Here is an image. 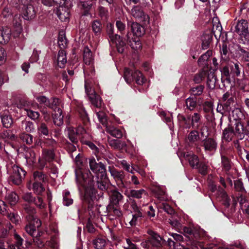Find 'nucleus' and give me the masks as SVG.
<instances>
[{
	"label": "nucleus",
	"mask_w": 249,
	"mask_h": 249,
	"mask_svg": "<svg viewBox=\"0 0 249 249\" xmlns=\"http://www.w3.org/2000/svg\"><path fill=\"white\" fill-rule=\"evenodd\" d=\"M63 146L68 152L70 156L77 165L75 170L76 181L80 198L83 205H85L84 209L88 205V209L90 215V218L96 216L98 213L96 207H94L96 201L102 200L104 193L102 192L97 193L96 190L93 187L94 180L91 178L90 173L89 171H83L81 169L83 164L82 155L76 149L74 144L65 140L63 141Z\"/></svg>",
	"instance_id": "nucleus-1"
},
{
	"label": "nucleus",
	"mask_w": 249,
	"mask_h": 249,
	"mask_svg": "<svg viewBox=\"0 0 249 249\" xmlns=\"http://www.w3.org/2000/svg\"><path fill=\"white\" fill-rule=\"evenodd\" d=\"M171 235L176 242L171 238H168L166 239L165 237L162 239L158 234L153 233L147 240L142 242L141 245L146 249H154L155 248L159 249L163 244H165L168 245L171 249H172V247L174 248L176 245L178 243V241L182 240L183 237L180 234L174 233H172Z\"/></svg>",
	"instance_id": "nucleus-2"
},
{
	"label": "nucleus",
	"mask_w": 249,
	"mask_h": 249,
	"mask_svg": "<svg viewBox=\"0 0 249 249\" xmlns=\"http://www.w3.org/2000/svg\"><path fill=\"white\" fill-rule=\"evenodd\" d=\"M85 88L86 94L92 105L97 108L95 110L96 116L100 123L106 126L107 125V118L105 112L101 109L103 107V101L100 96L94 91L91 87L90 82L88 79H85Z\"/></svg>",
	"instance_id": "nucleus-3"
},
{
	"label": "nucleus",
	"mask_w": 249,
	"mask_h": 249,
	"mask_svg": "<svg viewBox=\"0 0 249 249\" xmlns=\"http://www.w3.org/2000/svg\"><path fill=\"white\" fill-rule=\"evenodd\" d=\"M24 209L26 212V217L28 224L26 226L25 229L28 234L34 237H40L42 232L39 231L38 228L41 226V221L36 216V209L30 204L23 205Z\"/></svg>",
	"instance_id": "nucleus-4"
},
{
	"label": "nucleus",
	"mask_w": 249,
	"mask_h": 249,
	"mask_svg": "<svg viewBox=\"0 0 249 249\" xmlns=\"http://www.w3.org/2000/svg\"><path fill=\"white\" fill-rule=\"evenodd\" d=\"M57 6L56 14L62 21H68L69 18L70 8L72 6L71 0H52V4Z\"/></svg>",
	"instance_id": "nucleus-5"
},
{
	"label": "nucleus",
	"mask_w": 249,
	"mask_h": 249,
	"mask_svg": "<svg viewBox=\"0 0 249 249\" xmlns=\"http://www.w3.org/2000/svg\"><path fill=\"white\" fill-rule=\"evenodd\" d=\"M86 144L92 150L93 153L95 155L98 161L103 158L106 160L108 164L111 163V161L109 160L113 159V155L104 146L100 145L98 147L93 143L89 141H87Z\"/></svg>",
	"instance_id": "nucleus-6"
},
{
	"label": "nucleus",
	"mask_w": 249,
	"mask_h": 249,
	"mask_svg": "<svg viewBox=\"0 0 249 249\" xmlns=\"http://www.w3.org/2000/svg\"><path fill=\"white\" fill-rule=\"evenodd\" d=\"M107 33L110 41L115 44L119 53H123L126 48V43L120 36L114 33L113 26L110 24L107 26Z\"/></svg>",
	"instance_id": "nucleus-7"
},
{
	"label": "nucleus",
	"mask_w": 249,
	"mask_h": 249,
	"mask_svg": "<svg viewBox=\"0 0 249 249\" xmlns=\"http://www.w3.org/2000/svg\"><path fill=\"white\" fill-rule=\"evenodd\" d=\"M209 189L217 201L221 202L226 208L229 206L230 199L223 189L211 183L209 185Z\"/></svg>",
	"instance_id": "nucleus-8"
},
{
	"label": "nucleus",
	"mask_w": 249,
	"mask_h": 249,
	"mask_svg": "<svg viewBox=\"0 0 249 249\" xmlns=\"http://www.w3.org/2000/svg\"><path fill=\"white\" fill-rule=\"evenodd\" d=\"M124 77L128 84L135 81L138 85H142L146 81V79L140 71H132L127 68H125L124 70Z\"/></svg>",
	"instance_id": "nucleus-9"
},
{
	"label": "nucleus",
	"mask_w": 249,
	"mask_h": 249,
	"mask_svg": "<svg viewBox=\"0 0 249 249\" xmlns=\"http://www.w3.org/2000/svg\"><path fill=\"white\" fill-rule=\"evenodd\" d=\"M130 15L135 19L143 22L144 24L149 22V18L148 16L143 11L142 6L139 5L133 6L129 11Z\"/></svg>",
	"instance_id": "nucleus-10"
},
{
	"label": "nucleus",
	"mask_w": 249,
	"mask_h": 249,
	"mask_svg": "<svg viewBox=\"0 0 249 249\" xmlns=\"http://www.w3.org/2000/svg\"><path fill=\"white\" fill-rule=\"evenodd\" d=\"M89 164L91 170L95 174V178L103 177L107 175L105 166L101 161L97 163L94 159H89Z\"/></svg>",
	"instance_id": "nucleus-11"
},
{
	"label": "nucleus",
	"mask_w": 249,
	"mask_h": 249,
	"mask_svg": "<svg viewBox=\"0 0 249 249\" xmlns=\"http://www.w3.org/2000/svg\"><path fill=\"white\" fill-rule=\"evenodd\" d=\"M235 92H233L232 90L228 91L222 96V100L224 102L223 108L229 113L230 115L231 110L235 102Z\"/></svg>",
	"instance_id": "nucleus-12"
},
{
	"label": "nucleus",
	"mask_w": 249,
	"mask_h": 249,
	"mask_svg": "<svg viewBox=\"0 0 249 249\" xmlns=\"http://www.w3.org/2000/svg\"><path fill=\"white\" fill-rule=\"evenodd\" d=\"M25 175L26 171L23 169L16 165L12 166V173L10 177L12 181L15 184H20Z\"/></svg>",
	"instance_id": "nucleus-13"
},
{
	"label": "nucleus",
	"mask_w": 249,
	"mask_h": 249,
	"mask_svg": "<svg viewBox=\"0 0 249 249\" xmlns=\"http://www.w3.org/2000/svg\"><path fill=\"white\" fill-rule=\"evenodd\" d=\"M229 50L231 53L235 54L236 56L241 57L244 61H249V52L243 49L239 44L233 43L230 45Z\"/></svg>",
	"instance_id": "nucleus-14"
},
{
	"label": "nucleus",
	"mask_w": 249,
	"mask_h": 249,
	"mask_svg": "<svg viewBox=\"0 0 249 249\" xmlns=\"http://www.w3.org/2000/svg\"><path fill=\"white\" fill-rule=\"evenodd\" d=\"M200 140L198 131L194 129L188 134L186 139V143L189 147H196L197 150H199V142Z\"/></svg>",
	"instance_id": "nucleus-15"
},
{
	"label": "nucleus",
	"mask_w": 249,
	"mask_h": 249,
	"mask_svg": "<svg viewBox=\"0 0 249 249\" xmlns=\"http://www.w3.org/2000/svg\"><path fill=\"white\" fill-rule=\"evenodd\" d=\"M55 157V153L53 149L43 148L42 149L41 157L38 159L40 166L43 168L45 166L46 162L52 161Z\"/></svg>",
	"instance_id": "nucleus-16"
},
{
	"label": "nucleus",
	"mask_w": 249,
	"mask_h": 249,
	"mask_svg": "<svg viewBox=\"0 0 249 249\" xmlns=\"http://www.w3.org/2000/svg\"><path fill=\"white\" fill-rule=\"evenodd\" d=\"M133 211L132 212V218L129 222V224L131 226H134L136 225L138 222H139L142 218L143 217V214L141 212V209L138 206L136 202L134 201L131 205Z\"/></svg>",
	"instance_id": "nucleus-17"
},
{
	"label": "nucleus",
	"mask_w": 249,
	"mask_h": 249,
	"mask_svg": "<svg viewBox=\"0 0 249 249\" xmlns=\"http://www.w3.org/2000/svg\"><path fill=\"white\" fill-rule=\"evenodd\" d=\"M231 29L234 32L236 33L238 35H243L249 32L248 22L246 20L241 19L235 22L231 27Z\"/></svg>",
	"instance_id": "nucleus-18"
},
{
	"label": "nucleus",
	"mask_w": 249,
	"mask_h": 249,
	"mask_svg": "<svg viewBox=\"0 0 249 249\" xmlns=\"http://www.w3.org/2000/svg\"><path fill=\"white\" fill-rule=\"evenodd\" d=\"M234 136L238 140H243L245 135H248L247 131L243 124L239 122H237L232 127Z\"/></svg>",
	"instance_id": "nucleus-19"
},
{
	"label": "nucleus",
	"mask_w": 249,
	"mask_h": 249,
	"mask_svg": "<svg viewBox=\"0 0 249 249\" xmlns=\"http://www.w3.org/2000/svg\"><path fill=\"white\" fill-rule=\"evenodd\" d=\"M202 142L206 152H214L217 149V143L213 138H206Z\"/></svg>",
	"instance_id": "nucleus-20"
},
{
	"label": "nucleus",
	"mask_w": 249,
	"mask_h": 249,
	"mask_svg": "<svg viewBox=\"0 0 249 249\" xmlns=\"http://www.w3.org/2000/svg\"><path fill=\"white\" fill-rule=\"evenodd\" d=\"M35 80L41 86L43 87L46 89H50L53 85L52 82L47 76V75L41 73H38L36 74L35 77Z\"/></svg>",
	"instance_id": "nucleus-21"
},
{
	"label": "nucleus",
	"mask_w": 249,
	"mask_h": 249,
	"mask_svg": "<svg viewBox=\"0 0 249 249\" xmlns=\"http://www.w3.org/2000/svg\"><path fill=\"white\" fill-rule=\"evenodd\" d=\"M109 195L111 204L115 206H117L124 198L123 195L116 189L111 190Z\"/></svg>",
	"instance_id": "nucleus-22"
},
{
	"label": "nucleus",
	"mask_w": 249,
	"mask_h": 249,
	"mask_svg": "<svg viewBox=\"0 0 249 249\" xmlns=\"http://www.w3.org/2000/svg\"><path fill=\"white\" fill-rule=\"evenodd\" d=\"M0 119L3 126L6 128H10L13 123L12 116L8 110L0 113Z\"/></svg>",
	"instance_id": "nucleus-23"
},
{
	"label": "nucleus",
	"mask_w": 249,
	"mask_h": 249,
	"mask_svg": "<svg viewBox=\"0 0 249 249\" xmlns=\"http://www.w3.org/2000/svg\"><path fill=\"white\" fill-rule=\"evenodd\" d=\"M184 158L188 161L189 164L193 168L198 166L199 160L198 157L191 152H184L182 154Z\"/></svg>",
	"instance_id": "nucleus-24"
},
{
	"label": "nucleus",
	"mask_w": 249,
	"mask_h": 249,
	"mask_svg": "<svg viewBox=\"0 0 249 249\" xmlns=\"http://www.w3.org/2000/svg\"><path fill=\"white\" fill-rule=\"evenodd\" d=\"M93 57L92 52L88 47H85L83 52V60L86 65H90V68L92 69V63L93 62ZM93 70H92L91 74L92 75Z\"/></svg>",
	"instance_id": "nucleus-25"
},
{
	"label": "nucleus",
	"mask_w": 249,
	"mask_h": 249,
	"mask_svg": "<svg viewBox=\"0 0 249 249\" xmlns=\"http://www.w3.org/2000/svg\"><path fill=\"white\" fill-rule=\"evenodd\" d=\"M152 193L160 201H162L166 199L165 192L164 188L159 185H155L151 188Z\"/></svg>",
	"instance_id": "nucleus-26"
},
{
	"label": "nucleus",
	"mask_w": 249,
	"mask_h": 249,
	"mask_svg": "<svg viewBox=\"0 0 249 249\" xmlns=\"http://www.w3.org/2000/svg\"><path fill=\"white\" fill-rule=\"evenodd\" d=\"M65 133L66 135L68 136L70 140L72 142L71 144L74 145H77L78 135L75 129L72 126H68L65 130Z\"/></svg>",
	"instance_id": "nucleus-27"
},
{
	"label": "nucleus",
	"mask_w": 249,
	"mask_h": 249,
	"mask_svg": "<svg viewBox=\"0 0 249 249\" xmlns=\"http://www.w3.org/2000/svg\"><path fill=\"white\" fill-rule=\"evenodd\" d=\"M96 185L98 188L102 191H107L110 185V181L107 175L103 177L95 178Z\"/></svg>",
	"instance_id": "nucleus-28"
},
{
	"label": "nucleus",
	"mask_w": 249,
	"mask_h": 249,
	"mask_svg": "<svg viewBox=\"0 0 249 249\" xmlns=\"http://www.w3.org/2000/svg\"><path fill=\"white\" fill-rule=\"evenodd\" d=\"M11 36V31L7 27L0 29V43H5L8 42Z\"/></svg>",
	"instance_id": "nucleus-29"
},
{
	"label": "nucleus",
	"mask_w": 249,
	"mask_h": 249,
	"mask_svg": "<svg viewBox=\"0 0 249 249\" xmlns=\"http://www.w3.org/2000/svg\"><path fill=\"white\" fill-rule=\"evenodd\" d=\"M108 171L111 176L114 178L116 182L124 179L125 175L123 171H118L113 167L109 166Z\"/></svg>",
	"instance_id": "nucleus-30"
},
{
	"label": "nucleus",
	"mask_w": 249,
	"mask_h": 249,
	"mask_svg": "<svg viewBox=\"0 0 249 249\" xmlns=\"http://www.w3.org/2000/svg\"><path fill=\"white\" fill-rule=\"evenodd\" d=\"M36 14L34 7L32 5L25 7L23 10V18L26 20H29L35 17Z\"/></svg>",
	"instance_id": "nucleus-31"
},
{
	"label": "nucleus",
	"mask_w": 249,
	"mask_h": 249,
	"mask_svg": "<svg viewBox=\"0 0 249 249\" xmlns=\"http://www.w3.org/2000/svg\"><path fill=\"white\" fill-rule=\"evenodd\" d=\"M54 112L53 113V123L55 125L60 126L63 124L62 111L60 108H57V110Z\"/></svg>",
	"instance_id": "nucleus-32"
},
{
	"label": "nucleus",
	"mask_w": 249,
	"mask_h": 249,
	"mask_svg": "<svg viewBox=\"0 0 249 249\" xmlns=\"http://www.w3.org/2000/svg\"><path fill=\"white\" fill-rule=\"evenodd\" d=\"M145 190L143 189L139 190H131L129 193H128L127 189H126L125 191L124 194L128 197H132L133 198L140 199L142 198V195L145 194Z\"/></svg>",
	"instance_id": "nucleus-33"
},
{
	"label": "nucleus",
	"mask_w": 249,
	"mask_h": 249,
	"mask_svg": "<svg viewBox=\"0 0 249 249\" xmlns=\"http://www.w3.org/2000/svg\"><path fill=\"white\" fill-rule=\"evenodd\" d=\"M106 127L107 132L112 136L118 139H120L123 136L122 131L114 126L107 125Z\"/></svg>",
	"instance_id": "nucleus-34"
},
{
	"label": "nucleus",
	"mask_w": 249,
	"mask_h": 249,
	"mask_svg": "<svg viewBox=\"0 0 249 249\" xmlns=\"http://www.w3.org/2000/svg\"><path fill=\"white\" fill-rule=\"evenodd\" d=\"M201 115L197 112L194 113L190 117L192 127L194 129H198V127L201 124Z\"/></svg>",
	"instance_id": "nucleus-35"
},
{
	"label": "nucleus",
	"mask_w": 249,
	"mask_h": 249,
	"mask_svg": "<svg viewBox=\"0 0 249 249\" xmlns=\"http://www.w3.org/2000/svg\"><path fill=\"white\" fill-rule=\"evenodd\" d=\"M177 118L180 125L182 126L183 128H190L192 126L190 117L186 118L183 115L179 114Z\"/></svg>",
	"instance_id": "nucleus-36"
},
{
	"label": "nucleus",
	"mask_w": 249,
	"mask_h": 249,
	"mask_svg": "<svg viewBox=\"0 0 249 249\" xmlns=\"http://www.w3.org/2000/svg\"><path fill=\"white\" fill-rule=\"evenodd\" d=\"M131 30L133 34L137 36H141L145 32L144 27L137 22H133L132 23Z\"/></svg>",
	"instance_id": "nucleus-37"
},
{
	"label": "nucleus",
	"mask_w": 249,
	"mask_h": 249,
	"mask_svg": "<svg viewBox=\"0 0 249 249\" xmlns=\"http://www.w3.org/2000/svg\"><path fill=\"white\" fill-rule=\"evenodd\" d=\"M33 105V103L25 98H21L17 104V107L19 108L23 109L25 111L28 109L31 108Z\"/></svg>",
	"instance_id": "nucleus-38"
},
{
	"label": "nucleus",
	"mask_w": 249,
	"mask_h": 249,
	"mask_svg": "<svg viewBox=\"0 0 249 249\" xmlns=\"http://www.w3.org/2000/svg\"><path fill=\"white\" fill-rule=\"evenodd\" d=\"M108 143L112 148L115 149L120 150L126 146V144L124 142L115 139L109 140Z\"/></svg>",
	"instance_id": "nucleus-39"
},
{
	"label": "nucleus",
	"mask_w": 249,
	"mask_h": 249,
	"mask_svg": "<svg viewBox=\"0 0 249 249\" xmlns=\"http://www.w3.org/2000/svg\"><path fill=\"white\" fill-rule=\"evenodd\" d=\"M67 63V57L66 53L64 50H61L58 52L57 55V65L60 68L65 67Z\"/></svg>",
	"instance_id": "nucleus-40"
},
{
	"label": "nucleus",
	"mask_w": 249,
	"mask_h": 249,
	"mask_svg": "<svg viewBox=\"0 0 249 249\" xmlns=\"http://www.w3.org/2000/svg\"><path fill=\"white\" fill-rule=\"evenodd\" d=\"M234 136L232 127H227L223 131L222 138L227 142H230Z\"/></svg>",
	"instance_id": "nucleus-41"
},
{
	"label": "nucleus",
	"mask_w": 249,
	"mask_h": 249,
	"mask_svg": "<svg viewBox=\"0 0 249 249\" xmlns=\"http://www.w3.org/2000/svg\"><path fill=\"white\" fill-rule=\"evenodd\" d=\"M93 244L96 249H103L107 244L105 237H98L93 240Z\"/></svg>",
	"instance_id": "nucleus-42"
},
{
	"label": "nucleus",
	"mask_w": 249,
	"mask_h": 249,
	"mask_svg": "<svg viewBox=\"0 0 249 249\" xmlns=\"http://www.w3.org/2000/svg\"><path fill=\"white\" fill-rule=\"evenodd\" d=\"M14 239L15 240V243L9 246L10 249H23L22 243L23 240L18 234H14Z\"/></svg>",
	"instance_id": "nucleus-43"
},
{
	"label": "nucleus",
	"mask_w": 249,
	"mask_h": 249,
	"mask_svg": "<svg viewBox=\"0 0 249 249\" xmlns=\"http://www.w3.org/2000/svg\"><path fill=\"white\" fill-rule=\"evenodd\" d=\"M7 202L11 205H15L18 200V195L14 192L8 193L5 197Z\"/></svg>",
	"instance_id": "nucleus-44"
},
{
	"label": "nucleus",
	"mask_w": 249,
	"mask_h": 249,
	"mask_svg": "<svg viewBox=\"0 0 249 249\" xmlns=\"http://www.w3.org/2000/svg\"><path fill=\"white\" fill-rule=\"evenodd\" d=\"M92 29L96 35H100L103 29L102 24L98 20H94L92 23Z\"/></svg>",
	"instance_id": "nucleus-45"
},
{
	"label": "nucleus",
	"mask_w": 249,
	"mask_h": 249,
	"mask_svg": "<svg viewBox=\"0 0 249 249\" xmlns=\"http://www.w3.org/2000/svg\"><path fill=\"white\" fill-rule=\"evenodd\" d=\"M231 148L223 144L221 145L220 153L221 158H229L231 154Z\"/></svg>",
	"instance_id": "nucleus-46"
},
{
	"label": "nucleus",
	"mask_w": 249,
	"mask_h": 249,
	"mask_svg": "<svg viewBox=\"0 0 249 249\" xmlns=\"http://www.w3.org/2000/svg\"><path fill=\"white\" fill-rule=\"evenodd\" d=\"M73 203V199L71 198L70 192L65 190L63 193V204L64 205L69 206Z\"/></svg>",
	"instance_id": "nucleus-47"
},
{
	"label": "nucleus",
	"mask_w": 249,
	"mask_h": 249,
	"mask_svg": "<svg viewBox=\"0 0 249 249\" xmlns=\"http://www.w3.org/2000/svg\"><path fill=\"white\" fill-rule=\"evenodd\" d=\"M207 75V71L205 70H202L194 75L193 81L196 83H200L203 80Z\"/></svg>",
	"instance_id": "nucleus-48"
},
{
	"label": "nucleus",
	"mask_w": 249,
	"mask_h": 249,
	"mask_svg": "<svg viewBox=\"0 0 249 249\" xmlns=\"http://www.w3.org/2000/svg\"><path fill=\"white\" fill-rule=\"evenodd\" d=\"M185 106L190 111L194 110L196 107V100L194 97H189L185 100Z\"/></svg>",
	"instance_id": "nucleus-49"
},
{
	"label": "nucleus",
	"mask_w": 249,
	"mask_h": 249,
	"mask_svg": "<svg viewBox=\"0 0 249 249\" xmlns=\"http://www.w3.org/2000/svg\"><path fill=\"white\" fill-rule=\"evenodd\" d=\"M127 41H129V45L134 50H138L141 47V43L139 38L132 39L130 40V37L128 34L126 35Z\"/></svg>",
	"instance_id": "nucleus-50"
},
{
	"label": "nucleus",
	"mask_w": 249,
	"mask_h": 249,
	"mask_svg": "<svg viewBox=\"0 0 249 249\" xmlns=\"http://www.w3.org/2000/svg\"><path fill=\"white\" fill-rule=\"evenodd\" d=\"M221 59L223 62L227 61L229 59V51L226 44H223L220 49Z\"/></svg>",
	"instance_id": "nucleus-51"
},
{
	"label": "nucleus",
	"mask_w": 249,
	"mask_h": 249,
	"mask_svg": "<svg viewBox=\"0 0 249 249\" xmlns=\"http://www.w3.org/2000/svg\"><path fill=\"white\" fill-rule=\"evenodd\" d=\"M221 163L223 170L225 172L226 175H229L231 168V162L229 158H222Z\"/></svg>",
	"instance_id": "nucleus-52"
},
{
	"label": "nucleus",
	"mask_w": 249,
	"mask_h": 249,
	"mask_svg": "<svg viewBox=\"0 0 249 249\" xmlns=\"http://www.w3.org/2000/svg\"><path fill=\"white\" fill-rule=\"evenodd\" d=\"M37 101L38 102L41 107H44L50 106V100L45 96H39L36 98Z\"/></svg>",
	"instance_id": "nucleus-53"
},
{
	"label": "nucleus",
	"mask_w": 249,
	"mask_h": 249,
	"mask_svg": "<svg viewBox=\"0 0 249 249\" xmlns=\"http://www.w3.org/2000/svg\"><path fill=\"white\" fill-rule=\"evenodd\" d=\"M220 71L222 80H226L229 83L230 81V72L229 67L225 66L221 69Z\"/></svg>",
	"instance_id": "nucleus-54"
},
{
	"label": "nucleus",
	"mask_w": 249,
	"mask_h": 249,
	"mask_svg": "<svg viewBox=\"0 0 249 249\" xmlns=\"http://www.w3.org/2000/svg\"><path fill=\"white\" fill-rule=\"evenodd\" d=\"M35 182H45L47 180V176L41 172L36 171L34 173Z\"/></svg>",
	"instance_id": "nucleus-55"
},
{
	"label": "nucleus",
	"mask_w": 249,
	"mask_h": 249,
	"mask_svg": "<svg viewBox=\"0 0 249 249\" xmlns=\"http://www.w3.org/2000/svg\"><path fill=\"white\" fill-rule=\"evenodd\" d=\"M204 89V86L203 85H198L192 87L190 89V92L192 95L195 96L200 95L202 94Z\"/></svg>",
	"instance_id": "nucleus-56"
},
{
	"label": "nucleus",
	"mask_w": 249,
	"mask_h": 249,
	"mask_svg": "<svg viewBox=\"0 0 249 249\" xmlns=\"http://www.w3.org/2000/svg\"><path fill=\"white\" fill-rule=\"evenodd\" d=\"M160 116L162 118L163 121L166 122L168 125L170 129H171L172 128V124L171 122L172 121V115L170 114H167L164 111H161L160 113Z\"/></svg>",
	"instance_id": "nucleus-57"
},
{
	"label": "nucleus",
	"mask_w": 249,
	"mask_h": 249,
	"mask_svg": "<svg viewBox=\"0 0 249 249\" xmlns=\"http://www.w3.org/2000/svg\"><path fill=\"white\" fill-rule=\"evenodd\" d=\"M80 118L83 121L84 124L88 123L89 120L88 114L85 108L82 106H80L78 109Z\"/></svg>",
	"instance_id": "nucleus-58"
},
{
	"label": "nucleus",
	"mask_w": 249,
	"mask_h": 249,
	"mask_svg": "<svg viewBox=\"0 0 249 249\" xmlns=\"http://www.w3.org/2000/svg\"><path fill=\"white\" fill-rule=\"evenodd\" d=\"M62 33H63L62 32ZM58 44L61 50H63V49L65 48L67 46V39L64 34L60 33L58 38Z\"/></svg>",
	"instance_id": "nucleus-59"
},
{
	"label": "nucleus",
	"mask_w": 249,
	"mask_h": 249,
	"mask_svg": "<svg viewBox=\"0 0 249 249\" xmlns=\"http://www.w3.org/2000/svg\"><path fill=\"white\" fill-rule=\"evenodd\" d=\"M33 189L37 195H40L45 190L44 187L40 182L35 181L33 185Z\"/></svg>",
	"instance_id": "nucleus-60"
},
{
	"label": "nucleus",
	"mask_w": 249,
	"mask_h": 249,
	"mask_svg": "<svg viewBox=\"0 0 249 249\" xmlns=\"http://www.w3.org/2000/svg\"><path fill=\"white\" fill-rule=\"evenodd\" d=\"M25 158L27 162H34L36 160L35 152L32 149H29L25 154Z\"/></svg>",
	"instance_id": "nucleus-61"
},
{
	"label": "nucleus",
	"mask_w": 249,
	"mask_h": 249,
	"mask_svg": "<svg viewBox=\"0 0 249 249\" xmlns=\"http://www.w3.org/2000/svg\"><path fill=\"white\" fill-rule=\"evenodd\" d=\"M212 55V52L208 51L206 53L202 54L198 60V64L199 65H204V63L207 61L211 56Z\"/></svg>",
	"instance_id": "nucleus-62"
},
{
	"label": "nucleus",
	"mask_w": 249,
	"mask_h": 249,
	"mask_svg": "<svg viewBox=\"0 0 249 249\" xmlns=\"http://www.w3.org/2000/svg\"><path fill=\"white\" fill-rule=\"evenodd\" d=\"M38 132L40 135L48 136L49 134L48 128L45 123H41L37 127Z\"/></svg>",
	"instance_id": "nucleus-63"
},
{
	"label": "nucleus",
	"mask_w": 249,
	"mask_h": 249,
	"mask_svg": "<svg viewBox=\"0 0 249 249\" xmlns=\"http://www.w3.org/2000/svg\"><path fill=\"white\" fill-rule=\"evenodd\" d=\"M239 36V42L245 45L249 46V32Z\"/></svg>",
	"instance_id": "nucleus-64"
}]
</instances>
